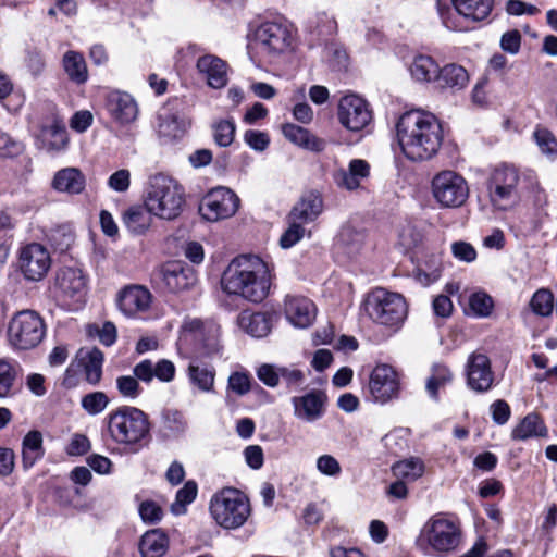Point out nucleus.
Wrapping results in <instances>:
<instances>
[{
  "instance_id": "49530a36",
  "label": "nucleus",
  "mask_w": 557,
  "mask_h": 557,
  "mask_svg": "<svg viewBox=\"0 0 557 557\" xmlns=\"http://www.w3.org/2000/svg\"><path fill=\"white\" fill-rule=\"evenodd\" d=\"M197 493V484L194 481H187L176 493L175 500L171 505L172 513L176 516L185 513L187 505L195 500Z\"/></svg>"
},
{
  "instance_id": "f03ea898",
  "label": "nucleus",
  "mask_w": 557,
  "mask_h": 557,
  "mask_svg": "<svg viewBox=\"0 0 557 557\" xmlns=\"http://www.w3.org/2000/svg\"><path fill=\"white\" fill-rule=\"evenodd\" d=\"M221 284L225 293L259 304L270 293L272 269L256 255H242L227 265Z\"/></svg>"
},
{
  "instance_id": "6e6552de",
  "label": "nucleus",
  "mask_w": 557,
  "mask_h": 557,
  "mask_svg": "<svg viewBox=\"0 0 557 557\" xmlns=\"http://www.w3.org/2000/svg\"><path fill=\"white\" fill-rule=\"evenodd\" d=\"M46 335L44 319L33 310L17 312L10 321L8 337L12 347L27 350L37 347Z\"/></svg>"
},
{
  "instance_id": "864d4df0",
  "label": "nucleus",
  "mask_w": 557,
  "mask_h": 557,
  "mask_svg": "<svg viewBox=\"0 0 557 557\" xmlns=\"http://www.w3.org/2000/svg\"><path fill=\"white\" fill-rule=\"evenodd\" d=\"M119 393L127 399H135L141 394V387L134 375H121L116 379Z\"/></svg>"
},
{
  "instance_id": "aec40b11",
  "label": "nucleus",
  "mask_w": 557,
  "mask_h": 557,
  "mask_svg": "<svg viewBox=\"0 0 557 557\" xmlns=\"http://www.w3.org/2000/svg\"><path fill=\"white\" fill-rule=\"evenodd\" d=\"M467 385L474 392H487L494 382L490 358L482 352H472L466 364Z\"/></svg>"
},
{
  "instance_id": "1a4fd4ad",
  "label": "nucleus",
  "mask_w": 557,
  "mask_h": 557,
  "mask_svg": "<svg viewBox=\"0 0 557 557\" xmlns=\"http://www.w3.org/2000/svg\"><path fill=\"white\" fill-rule=\"evenodd\" d=\"M453 8L444 0H437V12L443 25L450 30H462L461 17L472 22L487 18L493 10L494 0H450Z\"/></svg>"
},
{
  "instance_id": "69168bd1",
  "label": "nucleus",
  "mask_w": 557,
  "mask_h": 557,
  "mask_svg": "<svg viewBox=\"0 0 557 557\" xmlns=\"http://www.w3.org/2000/svg\"><path fill=\"white\" fill-rule=\"evenodd\" d=\"M90 449V442L86 435L75 434L66 447L70 456H82Z\"/></svg>"
},
{
  "instance_id": "393cba45",
  "label": "nucleus",
  "mask_w": 557,
  "mask_h": 557,
  "mask_svg": "<svg viewBox=\"0 0 557 557\" xmlns=\"http://www.w3.org/2000/svg\"><path fill=\"white\" fill-rule=\"evenodd\" d=\"M196 67L211 88L221 89L226 86L228 82L227 64L221 58L214 54H205L197 60Z\"/></svg>"
},
{
  "instance_id": "c85d7f7f",
  "label": "nucleus",
  "mask_w": 557,
  "mask_h": 557,
  "mask_svg": "<svg viewBox=\"0 0 557 557\" xmlns=\"http://www.w3.org/2000/svg\"><path fill=\"white\" fill-rule=\"evenodd\" d=\"M283 134L284 136L293 144L302 147L305 149L321 152L326 147V141L313 134H311L308 129L287 123L283 125Z\"/></svg>"
},
{
  "instance_id": "f3484780",
  "label": "nucleus",
  "mask_w": 557,
  "mask_h": 557,
  "mask_svg": "<svg viewBox=\"0 0 557 557\" xmlns=\"http://www.w3.org/2000/svg\"><path fill=\"white\" fill-rule=\"evenodd\" d=\"M369 392L373 400L385 404L399 393V377L388 364H377L371 372Z\"/></svg>"
},
{
  "instance_id": "4be33fe9",
  "label": "nucleus",
  "mask_w": 557,
  "mask_h": 557,
  "mask_svg": "<svg viewBox=\"0 0 557 557\" xmlns=\"http://www.w3.org/2000/svg\"><path fill=\"white\" fill-rule=\"evenodd\" d=\"M326 396L320 391H311L292 398L294 416L307 423L321 419L325 411Z\"/></svg>"
},
{
  "instance_id": "bf43d9fd",
  "label": "nucleus",
  "mask_w": 557,
  "mask_h": 557,
  "mask_svg": "<svg viewBox=\"0 0 557 557\" xmlns=\"http://www.w3.org/2000/svg\"><path fill=\"white\" fill-rule=\"evenodd\" d=\"M453 256L462 262H473L476 259V250L467 242H455L451 244Z\"/></svg>"
},
{
  "instance_id": "8fccbe9b",
  "label": "nucleus",
  "mask_w": 557,
  "mask_h": 557,
  "mask_svg": "<svg viewBox=\"0 0 557 557\" xmlns=\"http://www.w3.org/2000/svg\"><path fill=\"white\" fill-rule=\"evenodd\" d=\"M110 399L106 393L97 391L83 396L81 400L82 408L90 416L101 413L109 405Z\"/></svg>"
},
{
  "instance_id": "7c9ffc66",
  "label": "nucleus",
  "mask_w": 557,
  "mask_h": 557,
  "mask_svg": "<svg viewBox=\"0 0 557 557\" xmlns=\"http://www.w3.org/2000/svg\"><path fill=\"white\" fill-rule=\"evenodd\" d=\"M153 213L144 206H132L122 215L125 227L134 235L145 234L152 224Z\"/></svg>"
},
{
  "instance_id": "774afa93",
  "label": "nucleus",
  "mask_w": 557,
  "mask_h": 557,
  "mask_svg": "<svg viewBox=\"0 0 557 557\" xmlns=\"http://www.w3.org/2000/svg\"><path fill=\"white\" fill-rule=\"evenodd\" d=\"M133 373L137 381L149 384L154 377L153 362L150 359L138 362L133 368Z\"/></svg>"
},
{
  "instance_id": "20e7f679",
  "label": "nucleus",
  "mask_w": 557,
  "mask_h": 557,
  "mask_svg": "<svg viewBox=\"0 0 557 557\" xmlns=\"http://www.w3.org/2000/svg\"><path fill=\"white\" fill-rule=\"evenodd\" d=\"M145 203L154 216L168 221L175 220L181 215L185 205L184 188L169 176L154 175L146 190Z\"/></svg>"
},
{
  "instance_id": "de8ad7c7",
  "label": "nucleus",
  "mask_w": 557,
  "mask_h": 557,
  "mask_svg": "<svg viewBox=\"0 0 557 557\" xmlns=\"http://www.w3.org/2000/svg\"><path fill=\"white\" fill-rule=\"evenodd\" d=\"M555 297L548 289L542 288L534 293L530 306L532 311L541 317H547L553 312Z\"/></svg>"
},
{
  "instance_id": "a211bd4d",
  "label": "nucleus",
  "mask_w": 557,
  "mask_h": 557,
  "mask_svg": "<svg viewBox=\"0 0 557 557\" xmlns=\"http://www.w3.org/2000/svg\"><path fill=\"white\" fill-rule=\"evenodd\" d=\"M86 277L76 268L60 269L55 277V295L66 305L81 302L86 293Z\"/></svg>"
},
{
  "instance_id": "4c0bfd02",
  "label": "nucleus",
  "mask_w": 557,
  "mask_h": 557,
  "mask_svg": "<svg viewBox=\"0 0 557 557\" xmlns=\"http://www.w3.org/2000/svg\"><path fill=\"white\" fill-rule=\"evenodd\" d=\"M469 81L467 71L457 64H447L438 69L436 84L440 88H463Z\"/></svg>"
},
{
  "instance_id": "338daca9",
  "label": "nucleus",
  "mask_w": 557,
  "mask_h": 557,
  "mask_svg": "<svg viewBox=\"0 0 557 557\" xmlns=\"http://www.w3.org/2000/svg\"><path fill=\"white\" fill-rule=\"evenodd\" d=\"M521 45V35L517 29L509 30L502 36L500 47L511 54L518 53Z\"/></svg>"
},
{
  "instance_id": "b1692460",
  "label": "nucleus",
  "mask_w": 557,
  "mask_h": 557,
  "mask_svg": "<svg viewBox=\"0 0 557 557\" xmlns=\"http://www.w3.org/2000/svg\"><path fill=\"white\" fill-rule=\"evenodd\" d=\"M150 292L139 285L128 286L122 289L117 296L119 309L126 317H134L139 312H145L151 305Z\"/></svg>"
},
{
  "instance_id": "680f3d73",
  "label": "nucleus",
  "mask_w": 557,
  "mask_h": 557,
  "mask_svg": "<svg viewBox=\"0 0 557 557\" xmlns=\"http://www.w3.org/2000/svg\"><path fill=\"white\" fill-rule=\"evenodd\" d=\"M23 151V145L5 133H0V157L11 158Z\"/></svg>"
},
{
  "instance_id": "e2e57ef3",
  "label": "nucleus",
  "mask_w": 557,
  "mask_h": 557,
  "mask_svg": "<svg viewBox=\"0 0 557 557\" xmlns=\"http://www.w3.org/2000/svg\"><path fill=\"white\" fill-rule=\"evenodd\" d=\"M317 469L327 476H336L342 471L339 462L332 455L320 456L317 460Z\"/></svg>"
},
{
  "instance_id": "13d9d810",
  "label": "nucleus",
  "mask_w": 557,
  "mask_h": 557,
  "mask_svg": "<svg viewBox=\"0 0 557 557\" xmlns=\"http://www.w3.org/2000/svg\"><path fill=\"white\" fill-rule=\"evenodd\" d=\"M131 185V172L121 169L112 173L108 178V186L116 193H125Z\"/></svg>"
},
{
  "instance_id": "423d86ee",
  "label": "nucleus",
  "mask_w": 557,
  "mask_h": 557,
  "mask_svg": "<svg viewBox=\"0 0 557 557\" xmlns=\"http://www.w3.org/2000/svg\"><path fill=\"white\" fill-rule=\"evenodd\" d=\"M209 510L220 527L234 530L247 521L250 516V504L239 490L227 487L212 496Z\"/></svg>"
},
{
  "instance_id": "7ed1b4c3",
  "label": "nucleus",
  "mask_w": 557,
  "mask_h": 557,
  "mask_svg": "<svg viewBox=\"0 0 557 557\" xmlns=\"http://www.w3.org/2000/svg\"><path fill=\"white\" fill-rule=\"evenodd\" d=\"M462 540L459 522L443 513L432 516L421 528L416 546L424 554L450 553Z\"/></svg>"
},
{
  "instance_id": "f257e3e1",
  "label": "nucleus",
  "mask_w": 557,
  "mask_h": 557,
  "mask_svg": "<svg viewBox=\"0 0 557 557\" xmlns=\"http://www.w3.org/2000/svg\"><path fill=\"white\" fill-rule=\"evenodd\" d=\"M396 131L401 152L413 162L432 159L443 143L440 121L434 114L421 110L403 113L396 124Z\"/></svg>"
},
{
  "instance_id": "a878e982",
  "label": "nucleus",
  "mask_w": 557,
  "mask_h": 557,
  "mask_svg": "<svg viewBox=\"0 0 557 557\" xmlns=\"http://www.w3.org/2000/svg\"><path fill=\"white\" fill-rule=\"evenodd\" d=\"M284 311L287 320L297 327L309 326L315 318L313 302L302 296H286Z\"/></svg>"
},
{
  "instance_id": "f704fd0d",
  "label": "nucleus",
  "mask_w": 557,
  "mask_h": 557,
  "mask_svg": "<svg viewBox=\"0 0 557 557\" xmlns=\"http://www.w3.org/2000/svg\"><path fill=\"white\" fill-rule=\"evenodd\" d=\"M42 434L33 430L29 431L22 442V462L24 469L32 468L37 460L44 457Z\"/></svg>"
},
{
  "instance_id": "dca6fc26",
  "label": "nucleus",
  "mask_w": 557,
  "mask_h": 557,
  "mask_svg": "<svg viewBox=\"0 0 557 557\" xmlns=\"http://www.w3.org/2000/svg\"><path fill=\"white\" fill-rule=\"evenodd\" d=\"M188 126L189 120L180 99L169 100L158 114L157 131L164 138H180Z\"/></svg>"
},
{
  "instance_id": "0e129e2a",
  "label": "nucleus",
  "mask_w": 557,
  "mask_h": 557,
  "mask_svg": "<svg viewBox=\"0 0 557 557\" xmlns=\"http://www.w3.org/2000/svg\"><path fill=\"white\" fill-rule=\"evenodd\" d=\"M154 377L161 382L169 383L175 376V366L172 361L162 359L153 363Z\"/></svg>"
},
{
  "instance_id": "72a5a7b5",
  "label": "nucleus",
  "mask_w": 557,
  "mask_h": 557,
  "mask_svg": "<svg viewBox=\"0 0 557 557\" xmlns=\"http://www.w3.org/2000/svg\"><path fill=\"white\" fill-rule=\"evenodd\" d=\"M238 325L252 337H264L271 331V321L263 312L243 311L238 317Z\"/></svg>"
},
{
  "instance_id": "79ce46f5",
  "label": "nucleus",
  "mask_w": 557,
  "mask_h": 557,
  "mask_svg": "<svg viewBox=\"0 0 557 557\" xmlns=\"http://www.w3.org/2000/svg\"><path fill=\"white\" fill-rule=\"evenodd\" d=\"M438 65L428 55H418L414 58L410 72L418 82H435L438 73Z\"/></svg>"
},
{
  "instance_id": "9d476101",
  "label": "nucleus",
  "mask_w": 557,
  "mask_h": 557,
  "mask_svg": "<svg viewBox=\"0 0 557 557\" xmlns=\"http://www.w3.org/2000/svg\"><path fill=\"white\" fill-rule=\"evenodd\" d=\"M294 45V29L286 23L264 22L256 29V49L270 59L290 52Z\"/></svg>"
},
{
  "instance_id": "0eeeda50",
  "label": "nucleus",
  "mask_w": 557,
  "mask_h": 557,
  "mask_svg": "<svg viewBox=\"0 0 557 557\" xmlns=\"http://www.w3.org/2000/svg\"><path fill=\"white\" fill-rule=\"evenodd\" d=\"M364 311L374 323L398 327L407 315V305L401 295L377 288L364 300Z\"/></svg>"
},
{
  "instance_id": "37998d69",
  "label": "nucleus",
  "mask_w": 557,
  "mask_h": 557,
  "mask_svg": "<svg viewBox=\"0 0 557 557\" xmlns=\"http://www.w3.org/2000/svg\"><path fill=\"white\" fill-rule=\"evenodd\" d=\"M545 426L537 414L530 413L512 430L511 437L517 441H525L533 436L543 435Z\"/></svg>"
},
{
  "instance_id": "6ab92c4d",
  "label": "nucleus",
  "mask_w": 557,
  "mask_h": 557,
  "mask_svg": "<svg viewBox=\"0 0 557 557\" xmlns=\"http://www.w3.org/2000/svg\"><path fill=\"white\" fill-rule=\"evenodd\" d=\"M220 327L213 322H202L196 318L185 319L181 339L201 344L208 352L219 350Z\"/></svg>"
},
{
  "instance_id": "4d7b16f0",
  "label": "nucleus",
  "mask_w": 557,
  "mask_h": 557,
  "mask_svg": "<svg viewBox=\"0 0 557 557\" xmlns=\"http://www.w3.org/2000/svg\"><path fill=\"white\" fill-rule=\"evenodd\" d=\"M139 515L146 523H157L162 519L163 510L153 500H145L139 505Z\"/></svg>"
},
{
  "instance_id": "603ef678",
  "label": "nucleus",
  "mask_w": 557,
  "mask_h": 557,
  "mask_svg": "<svg viewBox=\"0 0 557 557\" xmlns=\"http://www.w3.org/2000/svg\"><path fill=\"white\" fill-rule=\"evenodd\" d=\"M534 138L542 153L555 158L557 157V138L547 128H537L534 132Z\"/></svg>"
},
{
  "instance_id": "5701e85b",
  "label": "nucleus",
  "mask_w": 557,
  "mask_h": 557,
  "mask_svg": "<svg viewBox=\"0 0 557 557\" xmlns=\"http://www.w3.org/2000/svg\"><path fill=\"white\" fill-rule=\"evenodd\" d=\"M106 107L111 116L121 124L134 122L138 115V106L127 92L110 91L106 98Z\"/></svg>"
},
{
  "instance_id": "c03bdc74",
  "label": "nucleus",
  "mask_w": 557,
  "mask_h": 557,
  "mask_svg": "<svg viewBox=\"0 0 557 557\" xmlns=\"http://www.w3.org/2000/svg\"><path fill=\"white\" fill-rule=\"evenodd\" d=\"M188 377L193 385L199 391L209 393L213 391L215 372L213 369L190 363L188 367Z\"/></svg>"
},
{
  "instance_id": "ea45409f",
  "label": "nucleus",
  "mask_w": 557,
  "mask_h": 557,
  "mask_svg": "<svg viewBox=\"0 0 557 557\" xmlns=\"http://www.w3.org/2000/svg\"><path fill=\"white\" fill-rule=\"evenodd\" d=\"M494 310L493 298L483 290H476L469 295L467 308L465 312L467 315L483 319L488 318Z\"/></svg>"
},
{
  "instance_id": "a18cd8bd",
  "label": "nucleus",
  "mask_w": 557,
  "mask_h": 557,
  "mask_svg": "<svg viewBox=\"0 0 557 557\" xmlns=\"http://www.w3.org/2000/svg\"><path fill=\"white\" fill-rule=\"evenodd\" d=\"M392 470L398 479L416 481L423 474L424 466L420 459L410 458L396 462Z\"/></svg>"
},
{
  "instance_id": "2f4dec72",
  "label": "nucleus",
  "mask_w": 557,
  "mask_h": 557,
  "mask_svg": "<svg viewBox=\"0 0 557 557\" xmlns=\"http://www.w3.org/2000/svg\"><path fill=\"white\" fill-rule=\"evenodd\" d=\"M323 210V201L319 194L309 193L305 195L293 208L290 218L293 221L308 223L314 221Z\"/></svg>"
},
{
  "instance_id": "6e6d98bb",
  "label": "nucleus",
  "mask_w": 557,
  "mask_h": 557,
  "mask_svg": "<svg viewBox=\"0 0 557 557\" xmlns=\"http://www.w3.org/2000/svg\"><path fill=\"white\" fill-rule=\"evenodd\" d=\"M304 234L305 228L301 226V223L298 221H293L289 227L281 236V247L285 249L293 247L304 237Z\"/></svg>"
},
{
  "instance_id": "e433bc0d",
  "label": "nucleus",
  "mask_w": 557,
  "mask_h": 557,
  "mask_svg": "<svg viewBox=\"0 0 557 557\" xmlns=\"http://www.w3.org/2000/svg\"><path fill=\"white\" fill-rule=\"evenodd\" d=\"M168 546V536L161 530L154 529L141 536L139 550L143 557H162Z\"/></svg>"
},
{
  "instance_id": "473e14b6",
  "label": "nucleus",
  "mask_w": 557,
  "mask_h": 557,
  "mask_svg": "<svg viewBox=\"0 0 557 557\" xmlns=\"http://www.w3.org/2000/svg\"><path fill=\"white\" fill-rule=\"evenodd\" d=\"M443 271L442 255L438 252L426 253L414 270L416 280L423 286L436 282Z\"/></svg>"
},
{
  "instance_id": "412c9836",
  "label": "nucleus",
  "mask_w": 557,
  "mask_h": 557,
  "mask_svg": "<svg viewBox=\"0 0 557 557\" xmlns=\"http://www.w3.org/2000/svg\"><path fill=\"white\" fill-rule=\"evenodd\" d=\"M159 276L163 286L171 293H181L194 287L197 283L196 271L178 261L164 264Z\"/></svg>"
},
{
  "instance_id": "9b49d317",
  "label": "nucleus",
  "mask_w": 557,
  "mask_h": 557,
  "mask_svg": "<svg viewBox=\"0 0 557 557\" xmlns=\"http://www.w3.org/2000/svg\"><path fill=\"white\" fill-rule=\"evenodd\" d=\"M519 172L515 166L502 164L495 168L486 182L491 203L507 210L519 200Z\"/></svg>"
},
{
  "instance_id": "4468645a",
  "label": "nucleus",
  "mask_w": 557,
  "mask_h": 557,
  "mask_svg": "<svg viewBox=\"0 0 557 557\" xmlns=\"http://www.w3.org/2000/svg\"><path fill=\"white\" fill-rule=\"evenodd\" d=\"M339 123L351 132H359L372 121L369 103L355 94L342 97L337 112Z\"/></svg>"
},
{
  "instance_id": "09e8293b",
  "label": "nucleus",
  "mask_w": 557,
  "mask_h": 557,
  "mask_svg": "<svg viewBox=\"0 0 557 557\" xmlns=\"http://www.w3.org/2000/svg\"><path fill=\"white\" fill-rule=\"evenodd\" d=\"M44 136L48 140L50 150H61L67 145V133L64 124L54 121L44 129Z\"/></svg>"
},
{
  "instance_id": "052dcab7",
  "label": "nucleus",
  "mask_w": 557,
  "mask_h": 557,
  "mask_svg": "<svg viewBox=\"0 0 557 557\" xmlns=\"http://www.w3.org/2000/svg\"><path fill=\"white\" fill-rule=\"evenodd\" d=\"M245 143L256 151H263L267 149L270 143V138L267 133L249 129L244 135Z\"/></svg>"
},
{
  "instance_id": "ddd939ff",
  "label": "nucleus",
  "mask_w": 557,
  "mask_h": 557,
  "mask_svg": "<svg viewBox=\"0 0 557 557\" xmlns=\"http://www.w3.org/2000/svg\"><path fill=\"white\" fill-rule=\"evenodd\" d=\"M238 196L227 187H216L210 190L201 200L200 214L209 222L233 216L239 207Z\"/></svg>"
},
{
  "instance_id": "bb28decb",
  "label": "nucleus",
  "mask_w": 557,
  "mask_h": 557,
  "mask_svg": "<svg viewBox=\"0 0 557 557\" xmlns=\"http://www.w3.org/2000/svg\"><path fill=\"white\" fill-rule=\"evenodd\" d=\"M366 242V232L354 221L346 222L335 238V247L347 256L358 253Z\"/></svg>"
},
{
  "instance_id": "3c124183",
  "label": "nucleus",
  "mask_w": 557,
  "mask_h": 557,
  "mask_svg": "<svg viewBox=\"0 0 557 557\" xmlns=\"http://www.w3.org/2000/svg\"><path fill=\"white\" fill-rule=\"evenodd\" d=\"M235 123L233 120H221L213 126L214 141L221 147L230 146L235 137Z\"/></svg>"
},
{
  "instance_id": "a19ab883",
  "label": "nucleus",
  "mask_w": 557,
  "mask_h": 557,
  "mask_svg": "<svg viewBox=\"0 0 557 557\" xmlns=\"http://www.w3.org/2000/svg\"><path fill=\"white\" fill-rule=\"evenodd\" d=\"M63 66L71 81L77 84H84L87 81V65L81 53L67 51L63 57Z\"/></svg>"
},
{
  "instance_id": "39448f33",
  "label": "nucleus",
  "mask_w": 557,
  "mask_h": 557,
  "mask_svg": "<svg viewBox=\"0 0 557 557\" xmlns=\"http://www.w3.org/2000/svg\"><path fill=\"white\" fill-rule=\"evenodd\" d=\"M110 437L121 445H138L150 432L148 416L132 406H121L111 411L107 418Z\"/></svg>"
},
{
  "instance_id": "c756f323",
  "label": "nucleus",
  "mask_w": 557,
  "mask_h": 557,
  "mask_svg": "<svg viewBox=\"0 0 557 557\" xmlns=\"http://www.w3.org/2000/svg\"><path fill=\"white\" fill-rule=\"evenodd\" d=\"M85 175L76 168H65L58 171L53 177L52 186L60 193L78 195L85 189Z\"/></svg>"
},
{
  "instance_id": "5fc2aeb1",
  "label": "nucleus",
  "mask_w": 557,
  "mask_h": 557,
  "mask_svg": "<svg viewBox=\"0 0 557 557\" xmlns=\"http://www.w3.org/2000/svg\"><path fill=\"white\" fill-rule=\"evenodd\" d=\"M15 381V371L5 360L0 359V398L11 395Z\"/></svg>"
},
{
  "instance_id": "c9c22d12",
  "label": "nucleus",
  "mask_w": 557,
  "mask_h": 557,
  "mask_svg": "<svg viewBox=\"0 0 557 557\" xmlns=\"http://www.w3.org/2000/svg\"><path fill=\"white\" fill-rule=\"evenodd\" d=\"M81 362L84 367L85 379L91 385H97L102 376L103 354L98 348L79 350Z\"/></svg>"
},
{
  "instance_id": "f8f14e48",
  "label": "nucleus",
  "mask_w": 557,
  "mask_h": 557,
  "mask_svg": "<svg viewBox=\"0 0 557 557\" xmlns=\"http://www.w3.org/2000/svg\"><path fill=\"white\" fill-rule=\"evenodd\" d=\"M431 187L433 197L444 208H459L469 197L467 181L451 170L437 173L432 180Z\"/></svg>"
},
{
  "instance_id": "cd10ccee",
  "label": "nucleus",
  "mask_w": 557,
  "mask_h": 557,
  "mask_svg": "<svg viewBox=\"0 0 557 557\" xmlns=\"http://www.w3.org/2000/svg\"><path fill=\"white\" fill-rule=\"evenodd\" d=\"M370 174V165L366 160L354 159L348 169H339L334 174V181L338 187L355 190L360 187L361 181Z\"/></svg>"
},
{
  "instance_id": "58836bf2",
  "label": "nucleus",
  "mask_w": 557,
  "mask_h": 557,
  "mask_svg": "<svg viewBox=\"0 0 557 557\" xmlns=\"http://www.w3.org/2000/svg\"><path fill=\"white\" fill-rule=\"evenodd\" d=\"M454 380V374L450 369L442 363H435L431 368V374L426 380L425 389L429 396L438 401V391L449 385Z\"/></svg>"
},
{
  "instance_id": "2eb2a0df",
  "label": "nucleus",
  "mask_w": 557,
  "mask_h": 557,
  "mask_svg": "<svg viewBox=\"0 0 557 557\" xmlns=\"http://www.w3.org/2000/svg\"><path fill=\"white\" fill-rule=\"evenodd\" d=\"M51 267V257L48 249L38 243H32L21 248L18 253V268L28 281H40Z\"/></svg>"
}]
</instances>
